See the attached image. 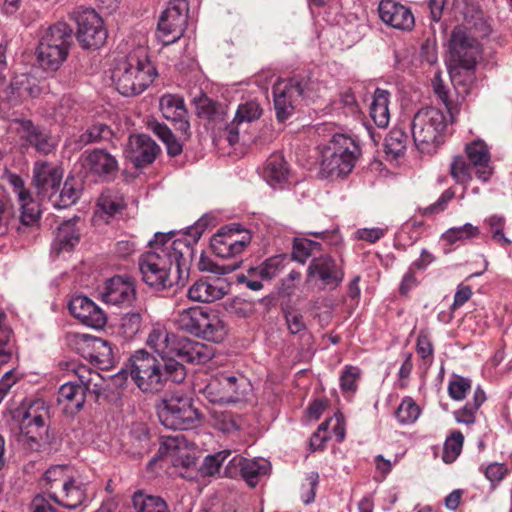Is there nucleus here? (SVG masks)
I'll return each instance as SVG.
<instances>
[{"label": "nucleus", "mask_w": 512, "mask_h": 512, "mask_svg": "<svg viewBox=\"0 0 512 512\" xmlns=\"http://www.w3.org/2000/svg\"><path fill=\"white\" fill-rule=\"evenodd\" d=\"M180 336L168 332V330L159 324L150 330L146 344L159 354L162 359H174L176 343Z\"/></svg>", "instance_id": "nucleus-32"}, {"label": "nucleus", "mask_w": 512, "mask_h": 512, "mask_svg": "<svg viewBox=\"0 0 512 512\" xmlns=\"http://www.w3.org/2000/svg\"><path fill=\"white\" fill-rule=\"evenodd\" d=\"M486 221L490 227L493 240L503 247L511 244V240L506 238L503 233L505 220L502 216L492 215Z\"/></svg>", "instance_id": "nucleus-55"}, {"label": "nucleus", "mask_w": 512, "mask_h": 512, "mask_svg": "<svg viewBox=\"0 0 512 512\" xmlns=\"http://www.w3.org/2000/svg\"><path fill=\"white\" fill-rule=\"evenodd\" d=\"M264 174L271 186L286 181L288 169L284 158L279 154L271 155L266 161Z\"/></svg>", "instance_id": "nucleus-38"}, {"label": "nucleus", "mask_w": 512, "mask_h": 512, "mask_svg": "<svg viewBox=\"0 0 512 512\" xmlns=\"http://www.w3.org/2000/svg\"><path fill=\"white\" fill-rule=\"evenodd\" d=\"M21 140L36 149L41 154L51 153L56 146L50 133L40 126L35 125L29 119H15L11 123Z\"/></svg>", "instance_id": "nucleus-18"}, {"label": "nucleus", "mask_w": 512, "mask_h": 512, "mask_svg": "<svg viewBox=\"0 0 512 512\" xmlns=\"http://www.w3.org/2000/svg\"><path fill=\"white\" fill-rule=\"evenodd\" d=\"M160 452L171 458L174 466L190 467L195 464V456L182 434L164 438Z\"/></svg>", "instance_id": "nucleus-29"}, {"label": "nucleus", "mask_w": 512, "mask_h": 512, "mask_svg": "<svg viewBox=\"0 0 512 512\" xmlns=\"http://www.w3.org/2000/svg\"><path fill=\"white\" fill-rule=\"evenodd\" d=\"M159 151V146L150 136L138 134L129 137L124 154L135 167H143L152 163Z\"/></svg>", "instance_id": "nucleus-21"}, {"label": "nucleus", "mask_w": 512, "mask_h": 512, "mask_svg": "<svg viewBox=\"0 0 512 512\" xmlns=\"http://www.w3.org/2000/svg\"><path fill=\"white\" fill-rule=\"evenodd\" d=\"M386 25L403 31H411L415 25V19L406 6L386 0Z\"/></svg>", "instance_id": "nucleus-33"}, {"label": "nucleus", "mask_w": 512, "mask_h": 512, "mask_svg": "<svg viewBox=\"0 0 512 512\" xmlns=\"http://www.w3.org/2000/svg\"><path fill=\"white\" fill-rule=\"evenodd\" d=\"M360 369L355 366H346L340 376V387L346 393H353L357 388Z\"/></svg>", "instance_id": "nucleus-54"}, {"label": "nucleus", "mask_w": 512, "mask_h": 512, "mask_svg": "<svg viewBox=\"0 0 512 512\" xmlns=\"http://www.w3.org/2000/svg\"><path fill=\"white\" fill-rule=\"evenodd\" d=\"M449 74L454 84H460L461 71L464 70L469 80L481 56V45L472 31L465 26H456L448 41Z\"/></svg>", "instance_id": "nucleus-4"}, {"label": "nucleus", "mask_w": 512, "mask_h": 512, "mask_svg": "<svg viewBox=\"0 0 512 512\" xmlns=\"http://www.w3.org/2000/svg\"><path fill=\"white\" fill-rule=\"evenodd\" d=\"M507 473V468L501 463H492L485 469V476L491 483L500 482Z\"/></svg>", "instance_id": "nucleus-64"}, {"label": "nucleus", "mask_w": 512, "mask_h": 512, "mask_svg": "<svg viewBox=\"0 0 512 512\" xmlns=\"http://www.w3.org/2000/svg\"><path fill=\"white\" fill-rule=\"evenodd\" d=\"M408 136L403 127L393 128L386 137V161H394L404 156Z\"/></svg>", "instance_id": "nucleus-36"}, {"label": "nucleus", "mask_w": 512, "mask_h": 512, "mask_svg": "<svg viewBox=\"0 0 512 512\" xmlns=\"http://www.w3.org/2000/svg\"><path fill=\"white\" fill-rule=\"evenodd\" d=\"M132 504L135 512H169L168 506L162 498L146 495L141 491L134 493Z\"/></svg>", "instance_id": "nucleus-37"}, {"label": "nucleus", "mask_w": 512, "mask_h": 512, "mask_svg": "<svg viewBox=\"0 0 512 512\" xmlns=\"http://www.w3.org/2000/svg\"><path fill=\"white\" fill-rule=\"evenodd\" d=\"M250 390L249 380L242 374L221 372L215 375L204 389L212 403H234Z\"/></svg>", "instance_id": "nucleus-10"}, {"label": "nucleus", "mask_w": 512, "mask_h": 512, "mask_svg": "<svg viewBox=\"0 0 512 512\" xmlns=\"http://www.w3.org/2000/svg\"><path fill=\"white\" fill-rule=\"evenodd\" d=\"M63 178L60 166L52 162L37 161L33 166V184L41 199L50 200L58 192Z\"/></svg>", "instance_id": "nucleus-17"}, {"label": "nucleus", "mask_w": 512, "mask_h": 512, "mask_svg": "<svg viewBox=\"0 0 512 512\" xmlns=\"http://www.w3.org/2000/svg\"><path fill=\"white\" fill-rule=\"evenodd\" d=\"M91 381L92 378L84 380L81 376V383L67 382L60 387L57 402L66 414L74 415L83 408Z\"/></svg>", "instance_id": "nucleus-25"}, {"label": "nucleus", "mask_w": 512, "mask_h": 512, "mask_svg": "<svg viewBox=\"0 0 512 512\" xmlns=\"http://www.w3.org/2000/svg\"><path fill=\"white\" fill-rule=\"evenodd\" d=\"M445 128L443 112L433 107L420 109L412 121V136L417 149L427 154L436 152Z\"/></svg>", "instance_id": "nucleus-8"}, {"label": "nucleus", "mask_w": 512, "mask_h": 512, "mask_svg": "<svg viewBox=\"0 0 512 512\" xmlns=\"http://www.w3.org/2000/svg\"><path fill=\"white\" fill-rule=\"evenodd\" d=\"M189 5L186 0H172L162 12L157 28V38L170 45L181 38L188 19Z\"/></svg>", "instance_id": "nucleus-12"}, {"label": "nucleus", "mask_w": 512, "mask_h": 512, "mask_svg": "<svg viewBox=\"0 0 512 512\" xmlns=\"http://www.w3.org/2000/svg\"><path fill=\"white\" fill-rule=\"evenodd\" d=\"M213 221L214 217L212 215L204 214L194 223V225L187 228L186 237L183 239H187L193 247V244L197 243L204 231L213 223Z\"/></svg>", "instance_id": "nucleus-52"}, {"label": "nucleus", "mask_w": 512, "mask_h": 512, "mask_svg": "<svg viewBox=\"0 0 512 512\" xmlns=\"http://www.w3.org/2000/svg\"><path fill=\"white\" fill-rule=\"evenodd\" d=\"M157 76L155 67L144 49H137L115 60L111 79L123 96L141 94Z\"/></svg>", "instance_id": "nucleus-3"}, {"label": "nucleus", "mask_w": 512, "mask_h": 512, "mask_svg": "<svg viewBox=\"0 0 512 512\" xmlns=\"http://www.w3.org/2000/svg\"><path fill=\"white\" fill-rule=\"evenodd\" d=\"M93 349L97 353L96 358L104 363V362H111L113 359V350L112 346L109 342L106 340H103L101 338H94L92 340Z\"/></svg>", "instance_id": "nucleus-59"}, {"label": "nucleus", "mask_w": 512, "mask_h": 512, "mask_svg": "<svg viewBox=\"0 0 512 512\" xmlns=\"http://www.w3.org/2000/svg\"><path fill=\"white\" fill-rule=\"evenodd\" d=\"M72 39V29L64 22L45 29L36 49L40 67L46 71L58 70L68 57Z\"/></svg>", "instance_id": "nucleus-5"}, {"label": "nucleus", "mask_w": 512, "mask_h": 512, "mask_svg": "<svg viewBox=\"0 0 512 512\" xmlns=\"http://www.w3.org/2000/svg\"><path fill=\"white\" fill-rule=\"evenodd\" d=\"M466 154L469 164L475 170V175L483 182H487L493 174L491 156L487 145L481 141H474L466 145Z\"/></svg>", "instance_id": "nucleus-31"}, {"label": "nucleus", "mask_w": 512, "mask_h": 512, "mask_svg": "<svg viewBox=\"0 0 512 512\" xmlns=\"http://www.w3.org/2000/svg\"><path fill=\"white\" fill-rule=\"evenodd\" d=\"M432 87L435 95L439 100L448 108L449 107V92L441 78V73L436 72L432 79Z\"/></svg>", "instance_id": "nucleus-63"}, {"label": "nucleus", "mask_w": 512, "mask_h": 512, "mask_svg": "<svg viewBox=\"0 0 512 512\" xmlns=\"http://www.w3.org/2000/svg\"><path fill=\"white\" fill-rule=\"evenodd\" d=\"M101 300L109 305H130L135 300L136 291L129 278L115 276L107 279L98 289Z\"/></svg>", "instance_id": "nucleus-20"}, {"label": "nucleus", "mask_w": 512, "mask_h": 512, "mask_svg": "<svg viewBox=\"0 0 512 512\" xmlns=\"http://www.w3.org/2000/svg\"><path fill=\"white\" fill-rule=\"evenodd\" d=\"M82 166L91 174L105 180H112L116 177L119 165L116 158L103 149L85 151L82 156Z\"/></svg>", "instance_id": "nucleus-22"}, {"label": "nucleus", "mask_w": 512, "mask_h": 512, "mask_svg": "<svg viewBox=\"0 0 512 512\" xmlns=\"http://www.w3.org/2000/svg\"><path fill=\"white\" fill-rule=\"evenodd\" d=\"M76 38L84 49H98L107 39V30L99 14L89 8L76 12Z\"/></svg>", "instance_id": "nucleus-14"}, {"label": "nucleus", "mask_w": 512, "mask_h": 512, "mask_svg": "<svg viewBox=\"0 0 512 512\" xmlns=\"http://www.w3.org/2000/svg\"><path fill=\"white\" fill-rule=\"evenodd\" d=\"M270 471L271 464L268 460L264 458L248 459L242 456H234L226 468L228 476L235 477L239 474L250 487H255Z\"/></svg>", "instance_id": "nucleus-16"}, {"label": "nucleus", "mask_w": 512, "mask_h": 512, "mask_svg": "<svg viewBox=\"0 0 512 512\" xmlns=\"http://www.w3.org/2000/svg\"><path fill=\"white\" fill-rule=\"evenodd\" d=\"M359 153V146L351 137L335 134L322 151L321 174L332 178L349 174Z\"/></svg>", "instance_id": "nucleus-6"}, {"label": "nucleus", "mask_w": 512, "mask_h": 512, "mask_svg": "<svg viewBox=\"0 0 512 512\" xmlns=\"http://www.w3.org/2000/svg\"><path fill=\"white\" fill-rule=\"evenodd\" d=\"M318 484L319 474L317 472H311L306 476L301 488V500L304 504L309 505L314 501Z\"/></svg>", "instance_id": "nucleus-56"}, {"label": "nucleus", "mask_w": 512, "mask_h": 512, "mask_svg": "<svg viewBox=\"0 0 512 512\" xmlns=\"http://www.w3.org/2000/svg\"><path fill=\"white\" fill-rule=\"evenodd\" d=\"M261 115L262 108L260 104L255 100H250L238 106L234 118L238 123H243L257 120Z\"/></svg>", "instance_id": "nucleus-48"}, {"label": "nucleus", "mask_w": 512, "mask_h": 512, "mask_svg": "<svg viewBox=\"0 0 512 512\" xmlns=\"http://www.w3.org/2000/svg\"><path fill=\"white\" fill-rule=\"evenodd\" d=\"M52 500L67 509H75L87 500V487L81 480L70 478L61 489L53 491Z\"/></svg>", "instance_id": "nucleus-30"}, {"label": "nucleus", "mask_w": 512, "mask_h": 512, "mask_svg": "<svg viewBox=\"0 0 512 512\" xmlns=\"http://www.w3.org/2000/svg\"><path fill=\"white\" fill-rule=\"evenodd\" d=\"M177 324L180 329L214 343H221L227 336V327L213 310L191 307L179 313Z\"/></svg>", "instance_id": "nucleus-7"}, {"label": "nucleus", "mask_w": 512, "mask_h": 512, "mask_svg": "<svg viewBox=\"0 0 512 512\" xmlns=\"http://www.w3.org/2000/svg\"><path fill=\"white\" fill-rule=\"evenodd\" d=\"M283 317L289 332L293 335H302L307 331V324L302 311L294 306L282 309Z\"/></svg>", "instance_id": "nucleus-41"}, {"label": "nucleus", "mask_w": 512, "mask_h": 512, "mask_svg": "<svg viewBox=\"0 0 512 512\" xmlns=\"http://www.w3.org/2000/svg\"><path fill=\"white\" fill-rule=\"evenodd\" d=\"M382 99H384V90L377 88L370 104V117L374 124L381 129L384 128V104L381 103Z\"/></svg>", "instance_id": "nucleus-51"}, {"label": "nucleus", "mask_w": 512, "mask_h": 512, "mask_svg": "<svg viewBox=\"0 0 512 512\" xmlns=\"http://www.w3.org/2000/svg\"><path fill=\"white\" fill-rule=\"evenodd\" d=\"M143 327V317L140 312H129L122 316L120 331L126 339L134 338Z\"/></svg>", "instance_id": "nucleus-45"}, {"label": "nucleus", "mask_w": 512, "mask_h": 512, "mask_svg": "<svg viewBox=\"0 0 512 512\" xmlns=\"http://www.w3.org/2000/svg\"><path fill=\"white\" fill-rule=\"evenodd\" d=\"M283 261V255L268 258L260 266L249 268V275L259 276L261 280H271L281 270Z\"/></svg>", "instance_id": "nucleus-40"}, {"label": "nucleus", "mask_w": 512, "mask_h": 512, "mask_svg": "<svg viewBox=\"0 0 512 512\" xmlns=\"http://www.w3.org/2000/svg\"><path fill=\"white\" fill-rule=\"evenodd\" d=\"M79 242V230L76 228V219L66 221L58 228L52 249L57 252L71 251Z\"/></svg>", "instance_id": "nucleus-35"}, {"label": "nucleus", "mask_w": 512, "mask_h": 512, "mask_svg": "<svg viewBox=\"0 0 512 512\" xmlns=\"http://www.w3.org/2000/svg\"><path fill=\"white\" fill-rule=\"evenodd\" d=\"M15 352V341L12 331L0 327V365L6 364Z\"/></svg>", "instance_id": "nucleus-50"}, {"label": "nucleus", "mask_w": 512, "mask_h": 512, "mask_svg": "<svg viewBox=\"0 0 512 512\" xmlns=\"http://www.w3.org/2000/svg\"><path fill=\"white\" fill-rule=\"evenodd\" d=\"M67 468L63 465H56L50 467L44 475L46 482L45 486L49 497L52 499L53 491L61 489L62 484L69 480L70 477L66 475Z\"/></svg>", "instance_id": "nucleus-43"}, {"label": "nucleus", "mask_w": 512, "mask_h": 512, "mask_svg": "<svg viewBox=\"0 0 512 512\" xmlns=\"http://www.w3.org/2000/svg\"><path fill=\"white\" fill-rule=\"evenodd\" d=\"M9 182L17 194L20 204V224L23 227L38 226L41 215L40 206L32 198L29 190L25 188L23 179L18 175L12 174L9 176Z\"/></svg>", "instance_id": "nucleus-23"}, {"label": "nucleus", "mask_w": 512, "mask_h": 512, "mask_svg": "<svg viewBox=\"0 0 512 512\" xmlns=\"http://www.w3.org/2000/svg\"><path fill=\"white\" fill-rule=\"evenodd\" d=\"M128 375L142 392L154 394L162 391L168 380L181 383L186 370L176 359L157 358L145 350H138L130 357L126 367L113 376V381L122 386Z\"/></svg>", "instance_id": "nucleus-2"}, {"label": "nucleus", "mask_w": 512, "mask_h": 512, "mask_svg": "<svg viewBox=\"0 0 512 512\" xmlns=\"http://www.w3.org/2000/svg\"><path fill=\"white\" fill-rule=\"evenodd\" d=\"M159 107L163 117L171 121L177 131L187 136L190 123L184 99L179 95L164 94L159 100Z\"/></svg>", "instance_id": "nucleus-26"}, {"label": "nucleus", "mask_w": 512, "mask_h": 512, "mask_svg": "<svg viewBox=\"0 0 512 512\" xmlns=\"http://www.w3.org/2000/svg\"><path fill=\"white\" fill-rule=\"evenodd\" d=\"M214 356L211 345L194 341L186 337H179L175 348V357L191 364H206Z\"/></svg>", "instance_id": "nucleus-28"}, {"label": "nucleus", "mask_w": 512, "mask_h": 512, "mask_svg": "<svg viewBox=\"0 0 512 512\" xmlns=\"http://www.w3.org/2000/svg\"><path fill=\"white\" fill-rule=\"evenodd\" d=\"M20 431L27 440L38 443L45 433L46 421L49 418V408L41 399L33 400L23 405Z\"/></svg>", "instance_id": "nucleus-15"}, {"label": "nucleus", "mask_w": 512, "mask_h": 512, "mask_svg": "<svg viewBox=\"0 0 512 512\" xmlns=\"http://www.w3.org/2000/svg\"><path fill=\"white\" fill-rule=\"evenodd\" d=\"M82 193V184L80 180L69 177L64 182L59 194L55 192L49 200L55 208L64 209L75 204Z\"/></svg>", "instance_id": "nucleus-34"}, {"label": "nucleus", "mask_w": 512, "mask_h": 512, "mask_svg": "<svg viewBox=\"0 0 512 512\" xmlns=\"http://www.w3.org/2000/svg\"><path fill=\"white\" fill-rule=\"evenodd\" d=\"M214 425L224 433H230L239 428L234 416L230 413H221L217 415L215 417Z\"/></svg>", "instance_id": "nucleus-62"}, {"label": "nucleus", "mask_w": 512, "mask_h": 512, "mask_svg": "<svg viewBox=\"0 0 512 512\" xmlns=\"http://www.w3.org/2000/svg\"><path fill=\"white\" fill-rule=\"evenodd\" d=\"M157 414L161 424L172 430H189L200 422V413L192 398L174 393L157 404Z\"/></svg>", "instance_id": "nucleus-9"}, {"label": "nucleus", "mask_w": 512, "mask_h": 512, "mask_svg": "<svg viewBox=\"0 0 512 512\" xmlns=\"http://www.w3.org/2000/svg\"><path fill=\"white\" fill-rule=\"evenodd\" d=\"M308 83L305 78L293 77L279 80L273 86L274 108L279 122L293 115L297 103L306 96Z\"/></svg>", "instance_id": "nucleus-11"}, {"label": "nucleus", "mask_w": 512, "mask_h": 512, "mask_svg": "<svg viewBox=\"0 0 512 512\" xmlns=\"http://www.w3.org/2000/svg\"><path fill=\"white\" fill-rule=\"evenodd\" d=\"M471 168L463 156H455L450 164V174L456 183L465 185L472 180Z\"/></svg>", "instance_id": "nucleus-46"}, {"label": "nucleus", "mask_w": 512, "mask_h": 512, "mask_svg": "<svg viewBox=\"0 0 512 512\" xmlns=\"http://www.w3.org/2000/svg\"><path fill=\"white\" fill-rule=\"evenodd\" d=\"M343 279L342 267L328 254L312 258L308 265L306 283L313 284L320 290H334Z\"/></svg>", "instance_id": "nucleus-13"}, {"label": "nucleus", "mask_w": 512, "mask_h": 512, "mask_svg": "<svg viewBox=\"0 0 512 512\" xmlns=\"http://www.w3.org/2000/svg\"><path fill=\"white\" fill-rule=\"evenodd\" d=\"M311 255L312 253L308 244V239L304 237H296L293 241V260L304 264Z\"/></svg>", "instance_id": "nucleus-58"}, {"label": "nucleus", "mask_w": 512, "mask_h": 512, "mask_svg": "<svg viewBox=\"0 0 512 512\" xmlns=\"http://www.w3.org/2000/svg\"><path fill=\"white\" fill-rule=\"evenodd\" d=\"M384 236V231L381 228H361L355 231L354 238L357 240L365 241L369 244H374Z\"/></svg>", "instance_id": "nucleus-61"}, {"label": "nucleus", "mask_w": 512, "mask_h": 512, "mask_svg": "<svg viewBox=\"0 0 512 512\" xmlns=\"http://www.w3.org/2000/svg\"><path fill=\"white\" fill-rule=\"evenodd\" d=\"M470 390L471 381L468 378L455 376L453 379L449 381L448 394L453 400H463Z\"/></svg>", "instance_id": "nucleus-53"}, {"label": "nucleus", "mask_w": 512, "mask_h": 512, "mask_svg": "<svg viewBox=\"0 0 512 512\" xmlns=\"http://www.w3.org/2000/svg\"><path fill=\"white\" fill-rule=\"evenodd\" d=\"M250 242V236L240 235L238 228L225 227L211 238L213 252L222 258L235 257L242 253Z\"/></svg>", "instance_id": "nucleus-19"}, {"label": "nucleus", "mask_w": 512, "mask_h": 512, "mask_svg": "<svg viewBox=\"0 0 512 512\" xmlns=\"http://www.w3.org/2000/svg\"><path fill=\"white\" fill-rule=\"evenodd\" d=\"M463 442L464 436L458 430L453 431L451 435L447 437L442 454V459L445 463H452L456 460L462 451Z\"/></svg>", "instance_id": "nucleus-44"}, {"label": "nucleus", "mask_w": 512, "mask_h": 512, "mask_svg": "<svg viewBox=\"0 0 512 512\" xmlns=\"http://www.w3.org/2000/svg\"><path fill=\"white\" fill-rule=\"evenodd\" d=\"M111 129L103 123H98L89 127L85 132L80 135L79 142L82 145L107 140L111 137Z\"/></svg>", "instance_id": "nucleus-47"}, {"label": "nucleus", "mask_w": 512, "mask_h": 512, "mask_svg": "<svg viewBox=\"0 0 512 512\" xmlns=\"http://www.w3.org/2000/svg\"><path fill=\"white\" fill-rule=\"evenodd\" d=\"M479 234V229L470 223H466L460 227H452L448 229L444 234L443 238L450 244H453L460 240L469 239L476 237Z\"/></svg>", "instance_id": "nucleus-49"}, {"label": "nucleus", "mask_w": 512, "mask_h": 512, "mask_svg": "<svg viewBox=\"0 0 512 512\" xmlns=\"http://www.w3.org/2000/svg\"><path fill=\"white\" fill-rule=\"evenodd\" d=\"M124 200L116 191H104L97 201L98 211L112 217L124 208Z\"/></svg>", "instance_id": "nucleus-39"}, {"label": "nucleus", "mask_w": 512, "mask_h": 512, "mask_svg": "<svg viewBox=\"0 0 512 512\" xmlns=\"http://www.w3.org/2000/svg\"><path fill=\"white\" fill-rule=\"evenodd\" d=\"M454 196H455L454 190H452L451 188L445 190L435 203L424 208L423 213L425 215H428V214H437V213L444 211L446 209L448 203L454 198Z\"/></svg>", "instance_id": "nucleus-60"}, {"label": "nucleus", "mask_w": 512, "mask_h": 512, "mask_svg": "<svg viewBox=\"0 0 512 512\" xmlns=\"http://www.w3.org/2000/svg\"><path fill=\"white\" fill-rule=\"evenodd\" d=\"M227 285L221 278L205 277L197 280L187 292L190 300L211 303L222 299L227 293Z\"/></svg>", "instance_id": "nucleus-27"}, {"label": "nucleus", "mask_w": 512, "mask_h": 512, "mask_svg": "<svg viewBox=\"0 0 512 512\" xmlns=\"http://www.w3.org/2000/svg\"><path fill=\"white\" fill-rule=\"evenodd\" d=\"M151 250L139 259L143 281L156 290L172 286L170 270L175 264L177 284L184 285L189 277L194 249L187 239H172V232L155 233L149 241Z\"/></svg>", "instance_id": "nucleus-1"}, {"label": "nucleus", "mask_w": 512, "mask_h": 512, "mask_svg": "<svg viewBox=\"0 0 512 512\" xmlns=\"http://www.w3.org/2000/svg\"><path fill=\"white\" fill-rule=\"evenodd\" d=\"M230 455V451L224 450L214 455L206 456L203 463V473L212 476L219 472L223 461Z\"/></svg>", "instance_id": "nucleus-57"}, {"label": "nucleus", "mask_w": 512, "mask_h": 512, "mask_svg": "<svg viewBox=\"0 0 512 512\" xmlns=\"http://www.w3.org/2000/svg\"><path fill=\"white\" fill-rule=\"evenodd\" d=\"M70 313L84 325L92 328H102L106 324V315L90 298L84 295H75L68 304Z\"/></svg>", "instance_id": "nucleus-24"}, {"label": "nucleus", "mask_w": 512, "mask_h": 512, "mask_svg": "<svg viewBox=\"0 0 512 512\" xmlns=\"http://www.w3.org/2000/svg\"><path fill=\"white\" fill-rule=\"evenodd\" d=\"M421 413L420 407L411 397H405L397 409L394 411V416L401 424L414 423Z\"/></svg>", "instance_id": "nucleus-42"}]
</instances>
